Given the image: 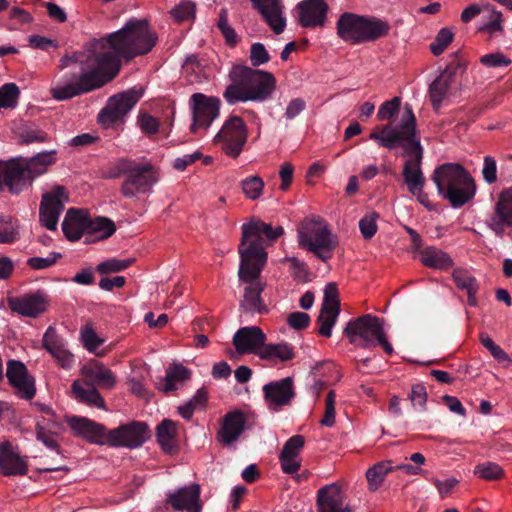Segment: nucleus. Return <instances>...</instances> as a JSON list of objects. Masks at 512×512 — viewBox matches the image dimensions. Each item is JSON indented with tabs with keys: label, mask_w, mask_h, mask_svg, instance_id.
<instances>
[{
	"label": "nucleus",
	"mask_w": 512,
	"mask_h": 512,
	"mask_svg": "<svg viewBox=\"0 0 512 512\" xmlns=\"http://www.w3.org/2000/svg\"><path fill=\"white\" fill-rule=\"evenodd\" d=\"M156 41L148 21L137 18L128 20L118 31L90 40L83 52L61 58V69L75 62L80 66V73L72 74L71 81L52 87V98L68 100L103 87L118 75L122 61L147 54Z\"/></svg>",
	"instance_id": "nucleus-1"
},
{
	"label": "nucleus",
	"mask_w": 512,
	"mask_h": 512,
	"mask_svg": "<svg viewBox=\"0 0 512 512\" xmlns=\"http://www.w3.org/2000/svg\"><path fill=\"white\" fill-rule=\"evenodd\" d=\"M369 138L375 141L379 147L386 149L403 148L402 156L405 158L403 165V179L409 193L417 198L419 203L428 206L429 200L423 189L425 176L422 171L423 147L416 131V118L412 107L405 104L400 123L396 126L386 124L378 126L370 133Z\"/></svg>",
	"instance_id": "nucleus-2"
},
{
	"label": "nucleus",
	"mask_w": 512,
	"mask_h": 512,
	"mask_svg": "<svg viewBox=\"0 0 512 512\" xmlns=\"http://www.w3.org/2000/svg\"><path fill=\"white\" fill-rule=\"evenodd\" d=\"M228 79L222 96L229 105L264 102L272 96L277 84L272 73L240 64L232 66Z\"/></svg>",
	"instance_id": "nucleus-3"
},
{
	"label": "nucleus",
	"mask_w": 512,
	"mask_h": 512,
	"mask_svg": "<svg viewBox=\"0 0 512 512\" xmlns=\"http://www.w3.org/2000/svg\"><path fill=\"white\" fill-rule=\"evenodd\" d=\"M432 181L439 195L447 199L454 208L469 202L476 192L472 176L458 163H445L436 167L432 174Z\"/></svg>",
	"instance_id": "nucleus-4"
},
{
	"label": "nucleus",
	"mask_w": 512,
	"mask_h": 512,
	"mask_svg": "<svg viewBox=\"0 0 512 512\" xmlns=\"http://www.w3.org/2000/svg\"><path fill=\"white\" fill-rule=\"evenodd\" d=\"M56 150L43 151L30 158L26 164L16 160H0V192L7 187L12 194L21 193L29 182L46 172L56 161Z\"/></svg>",
	"instance_id": "nucleus-5"
},
{
	"label": "nucleus",
	"mask_w": 512,
	"mask_h": 512,
	"mask_svg": "<svg viewBox=\"0 0 512 512\" xmlns=\"http://www.w3.org/2000/svg\"><path fill=\"white\" fill-rule=\"evenodd\" d=\"M284 230L281 226L272 227L260 219H252L242 225V238L238 247L240 260L264 265L267 262L266 245L276 241Z\"/></svg>",
	"instance_id": "nucleus-6"
},
{
	"label": "nucleus",
	"mask_w": 512,
	"mask_h": 512,
	"mask_svg": "<svg viewBox=\"0 0 512 512\" xmlns=\"http://www.w3.org/2000/svg\"><path fill=\"white\" fill-rule=\"evenodd\" d=\"M337 35L343 41L358 45L374 42L389 34L390 24L377 17L362 16L352 12L342 13L336 23Z\"/></svg>",
	"instance_id": "nucleus-7"
},
{
	"label": "nucleus",
	"mask_w": 512,
	"mask_h": 512,
	"mask_svg": "<svg viewBox=\"0 0 512 512\" xmlns=\"http://www.w3.org/2000/svg\"><path fill=\"white\" fill-rule=\"evenodd\" d=\"M299 245L312 252L323 262L333 256L338 245V238L331 232L327 222L315 215L304 218L298 226Z\"/></svg>",
	"instance_id": "nucleus-8"
},
{
	"label": "nucleus",
	"mask_w": 512,
	"mask_h": 512,
	"mask_svg": "<svg viewBox=\"0 0 512 512\" xmlns=\"http://www.w3.org/2000/svg\"><path fill=\"white\" fill-rule=\"evenodd\" d=\"M264 265L242 262L238 270L239 281L244 285L243 295L240 299L241 313L249 315H263L269 312L268 305L262 297L266 284L260 280Z\"/></svg>",
	"instance_id": "nucleus-9"
},
{
	"label": "nucleus",
	"mask_w": 512,
	"mask_h": 512,
	"mask_svg": "<svg viewBox=\"0 0 512 512\" xmlns=\"http://www.w3.org/2000/svg\"><path fill=\"white\" fill-rule=\"evenodd\" d=\"M349 342L361 348L380 345L385 353H393L392 345L387 341L382 321L372 314H365L349 321L343 331Z\"/></svg>",
	"instance_id": "nucleus-10"
},
{
	"label": "nucleus",
	"mask_w": 512,
	"mask_h": 512,
	"mask_svg": "<svg viewBox=\"0 0 512 512\" xmlns=\"http://www.w3.org/2000/svg\"><path fill=\"white\" fill-rule=\"evenodd\" d=\"M466 69L467 62L457 55H453L446 68L431 83L429 96L435 110L440 109L442 103L453 94L456 78L463 75Z\"/></svg>",
	"instance_id": "nucleus-11"
},
{
	"label": "nucleus",
	"mask_w": 512,
	"mask_h": 512,
	"mask_svg": "<svg viewBox=\"0 0 512 512\" xmlns=\"http://www.w3.org/2000/svg\"><path fill=\"white\" fill-rule=\"evenodd\" d=\"M248 130L244 120L232 115L214 137V142L231 158H237L247 142Z\"/></svg>",
	"instance_id": "nucleus-12"
},
{
	"label": "nucleus",
	"mask_w": 512,
	"mask_h": 512,
	"mask_svg": "<svg viewBox=\"0 0 512 512\" xmlns=\"http://www.w3.org/2000/svg\"><path fill=\"white\" fill-rule=\"evenodd\" d=\"M133 169L120 186V193L128 199H137L140 194L152 192L159 180L157 169L148 162H137Z\"/></svg>",
	"instance_id": "nucleus-13"
},
{
	"label": "nucleus",
	"mask_w": 512,
	"mask_h": 512,
	"mask_svg": "<svg viewBox=\"0 0 512 512\" xmlns=\"http://www.w3.org/2000/svg\"><path fill=\"white\" fill-rule=\"evenodd\" d=\"M141 97L142 91L136 88L110 97L106 106L98 114V121L106 127L122 121Z\"/></svg>",
	"instance_id": "nucleus-14"
},
{
	"label": "nucleus",
	"mask_w": 512,
	"mask_h": 512,
	"mask_svg": "<svg viewBox=\"0 0 512 512\" xmlns=\"http://www.w3.org/2000/svg\"><path fill=\"white\" fill-rule=\"evenodd\" d=\"M149 438L148 425L145 422L132 421L108 430L107 445L135 449L142 446Z\"/></svg>",
	"instance_id": "nucleus-15"
},
{
	"label": "nucleus",
	"mask_w": 512,
	"mask_h": 512,
	"mask_svg": "<svg viewBox=\"0 0 512 512\" xmlns=\"http://www.w3.org/2000/svg\"><path fill=\"white\" fill-rule=\"evenodd\" d=\"M262 392L265 405L272 412L291 406L296 397L294 380L290 376L265 384Z\"/></svg>",
	"instance_id": "nucleus-16"
},
{
	"label": "nucleus",
	"mask_w": 512,
	"mask_h": 512,
	"mask_svg": "<svg viewBox=\"0 0 512 512\" xmlns=\"http://www.w3.org/2000/svg\"><path fill=\"white\" fill-rule=\"evenodd\" d=\"M66 201H68V193L63 186H55L51 191L42 195L39 221L43 227L51 231L56 230Z\"/></svg>",
	"instance_id": "nucleus-17"
},
{
	"label": "nucleus",
	"mask_w": 512,
	"mask_h": 512,
	"mask_svg": "<svg viewBox=\"0 0 512 512\" xmlns=\"http://www.w3.org/2000/svg\"><path fill=\"white\" fill-rule=\"evenodd\" d=\"M189 103L193 113L192 132H195L200 127H209L219 116L220 100L216 97L195 93L190 97Z\"/></svg>",
	"instance_id": "nucleus-18"
},
{
	"label": "nucleus",
	"mask_w": 512,
	"mask_h": 512,
	"mask_svg": "<svg viewBox=\"0 0 512 512\" xmlns=\"http://www.w3.org/2000/svg\"><path fill=\"white\" fill-rule=\"evenodd\" d=\"M6 376L17 396L25 400H30L35 396V380L28 374V370L22 362L9 360Z\"/></svg>",
	"instance_id": "nucleus-19"
},
{
	"label": "nucleus",
	"mask_w": 512,
	"mask_h": 512,
	"mask_svg": "<svg viewBox=\"0 0 512 512\" xmlns=\"http://www.w3.org/2000/svg\"><path fill=\"white\" fill-rule=\"evenodd\" d=\"M49 296L42 290L26 294L21 297H14L8 300V305L13 312L26 317H37L48 309Z\"/></svg>",
	"instance_id": "nucleus-20"
},
{
	"label": "nucleus",
	"mask_w": 512,
	"mask_h": 512,
	"mask_svg": "<svg viewBox=\"0 0 512 512\" xmlns=\"http://www.w3.org/2000/svg\"><path fill=\"white\" fill-rule=\"evenodd\" d=\"M67 423L75 436H78L91 444H106L108 430L104 425L80 416H73L69 418Z\"/></svg>",
	"instance_id": "nucleus-21"
},
{
	"label": "nucleus",
	"mask_w": 512,
	"mask_h": 512,
	"mask_svg": "<svg viewBox=\"0 0 512 512\" xmlns=\"http://www.w3.org/2000/svg\"><path fill=\"white\" fill-rule=\"evenodd\" d=\"M166 502L175 511L201 512L200 486L191 484L170 491L167 494Z\"/></svg>",
	"instance_id": "nucleus-22"
},
{
	"label": "nucleus",
	"mask_w": 512,
	"mask_h": 512,
	"mask_svg": "<svg viewBox=\"0 0 512 512\" xmlns=\"http://www.w3.org/2000/svg\"><path fill=\"white\" fill-rule=\"evenodd\" d=\"M298 23L304 28L322 27L329 10L325 0H302L296 5Z\"/></svg>",
	"instance_id": "nucleus-23"
},
{
	"label": "nucleus",
	"mask_w": 512,
	"mask_h": 512,
	"mask_svg": "<svg viewBox=\"0 0 512 512\" xmlns=\"http://www.w3.org/2000/svg\"><path fill=\"white\" fill-rule=\"evenodd\" d=\"M266 341L265 333L258 326H246L238 329L233 336V345L239 354H255L262 349Z\"/></svg>",
	"instance_id": "nucleus-24"
},
{
	"label": "nucleus",
	"mask_w": 512,
	"mask_h": 512,
	"mask_svg": "<svg viewBox=\"0 0 512 512\" xmlns=\"http://www.w3.org/2000/svg\"><path fill=\"white\" fill-rule=\"evenodd\" d=\"M487 226L498 236L512 226V188L500 195L494 213L486 220Z\"/></svg>",
	"instance_id": "nucleus-25"
},
{
	"label": "nucleus",
	"mask_w": 512,
	"mask_h": 512,
	"mask_svg": "<svg viewBox=\"0 0 512 512\" xmlns=\"http://www.w3.org/2000/svg\"><path fill=\"white\" fill-rule=\"evenodd\" d=\"M246 427V416L240 410H234L225 414L221 427L217 433V440L224 445H230L237 441Z\"/></svg>",
	"instance_id": "nucleus-26"
},
{
	"label": "nucleus",
	"mask_w": 512,
	"mask_h": 512,
	"mask_svg": "<svg viewBox=\"0 0 512 512\" xmlns=\"http://www.w3.org/2000/svg\"><path fill=\"white\" fill-rule=\"evenodd\" d=\"M250 1L275 34H280L284 31L286 27V19L283 16V5L281 0Z\"/></svg>",
	"instance_id": "nucleus-27"
},
{
	"label": "nucleus",
	"mask_w": 512,
	"mask_h": 512,
	"mask_svg": "<svg viewBox=\"0 0 512 512\" xmlns=\"http://www.w3.org/2000/svg\"><path fill=\"white\" fill-rule=\"evenodd\" d=\"M341 487L337 483L325 485L317 492L318 512H352L349 506H344Z\"/></svg>",
	"instance_id": "nucleus-28"
},
{
	"label": "nucleus",
	"mask_w": 512,
	"mask_h": 512,
	"mask_svg": "<svg viewBox=\"0 0 512 512\" xmlns=\"http://www.w3.org/2000/svg\"><path fill=\"white\" fill-rule=\"evenodd\" d=\"M0 472L5 476H24L28 473L26 457L16 453L8 441L0 444Z\"/></svg>",
	"instance_id": "nucleus-29"
},
{
	"label": "nucleus",
	"mask_w": 512,
	"mask_h": 512,
	"mask_svg": "<svg viewBox=\"0 0 512 512\" xmlns=\"http://www.w3.org/2000/svg\"><path fill=\"white\" fill-rule=\"evenodd\" d=\"M87 212L71 208L67 211L62 222V231L70 241L79 240L87 233Z\"/></svg>",
	"instance_id": "nucleus-30"
},
{
	"label": "nucleus",
	"mask_w": 512,
	"mask_h": 512,
	"mask_svg": "<svg viewBox=\"0 0 512 512\" xmlns=\"http://www.w3.org/2000/svg\"><path fill=\"white\" fill-rule=\"evenodd\" d=\"M71 391L78 402L105 409L103 397L92 384L81 383L79 380H76L71 385Z\"/></svg>",
	"instance_id": "nucleus-31"
},
{
	"label": "nucleus",
	"mask_w": 512,
	"mask_h": 512,
	"mask_svg": "<svg viewBox=\"0 0 512 512\" xmlns=\"http://www.w3.org/2000/svg\"><path fill=\"white\" fill-rule=\"evenodd\" d=\"M191 376V371L180 363H174L166 370V376L161 379L163 382L158 389L168 393L178 389Z\"/></svg>",
	"instance_id": "nucleus-32"
},
{
	"label": "nucleus",
	"mask_w": 512,
	"mask_h": 512,
	"mask_svg": "<svg viewBox=\"0 0 512 512\" xmlns=\"http://www.w3.org/2000/svg\"><path fill=\"white\" fill-rule=\"evenodd\" d=\"M81 374L105 388H112L116 382L111 370L97 361L84 365L81 369Z\"/></svg>",
	"instance_id": "nucleus-33"
},
{
	"label": "nucleus",
	"mask_w": 512,
	"mask_h": 512,
	"mask_svg": "<svg viewBox=\"0 0 512 512\" xmlns=\"http://www.w3.org/2000/svg\"><path fill=\"white\" fill-rule=\"evenodd\" d=\"M258 357L266 361L286 362L295 357L294 348L286 342L264 344L258 352Z\"/></svg>",
	"instance_id": "nucleus-34"
},
{
	"label": "nucleus",
	"mask_w": 512,
	"mask_h": 512,
	"mask_svg": "<svg viewBox=\"0 0 512 512\" xmlns=\"http://www.w3.org/2000/svg\"><path fill=\"white\" fill-rule=\"evenodd\" d=\"M176 435L177 425L172 420L165 419L157 426V441L165 453L172 454L176 451Z\"/></svg>",
	"instance_id": "nucleus-35"
},
{
	"label": "nucleus",
	"mask_w": 512,
	"mask_h": 512,
	"mask_svg": "<svg viewBox=\"0 0 512 512\" xmlns=\"http://www.w3.org/2000/svg\"><path fill=\"white\" fill-rule=\"evenodd\" d=\"M418 256L424 266L433 269H446L453 264L452 259L447 253L433 246L419 251Z\"/></svg>",
	"instance_id": "nucleus-36"
},
{
	"label": "nucleus",
	"mask_w": 512,
	"mask_h": 512,
	"mask_svg": "<svg viewBox=\"0 0 512 512\" xmlns=\"http://www.w3.org/2000/svg\"><path fill=\"white\" fill-rule=\"evenodd\" d=\"M116 231L114 222L106 217L90 218L87 215V233L96 235L100 240L107 239L112 236Z\"/></svg>",
	"instance_id": "nucleus-37"
},
{
	"label": "nucleus",
	"mask_w": 512,
	"mask_h": 512,
	"mask_svg": "<svg viewBox=\"0 0 512 512\" xmlns=\"http://www.w3.org/2000/svg\"><path fill=\"white\" fill-rule=\"evenodd\" d=\"M208 401V393L205 388H200L195 395L184 405L178 407L179 414L186 420H190L196 410L206 406Z\"/></svg>",
	"instance_id": "nucleus-38"
},
{
	"label": "nucleus",
	"mask_w": 512,
	"mask_h": 512,
	"mask_svg": "<svg viewBox=\"0 0 512 512\" xmlns=\"http://www.w3.org/2000/svg\"><path fill=\"white\" fill-rule=\"evenodd\" d=\"M240 187L245 197L251 201L261 198L265 183L258 175H251L241 180Z\"/></svg>",
	"instance_id": "nucleus-39"
},
{
	"label": "nucleus",
	"mask_w": 512,
	"mask_h": 512,
	"mask_svg": "<svg viewBox=\"0 0 512 512\" xmlns=\"http://www.w3.org/2000/svg\"><path fill=\"white\" fill-rule=\"evenodd\" d=\"M392 470L393 468L389 462H380L369 468L366 472L369 490L376 491L381 486L385 476Z\"/></svg>",
	"instance_id": "nucleus-40"
},
{
	"label": "nucleus",
	"mask_w": 512,
	"mask_h": 512,
	"mask_svg": "<svg viewBox=\"0 0 512 512\" xmlns=\"http://www.w3.org/2000/svg\"><path fill=\"white\" fill-rule=\"evenodd\" d=\"M340 310L321 308L317 322L319 324V334L324 337H331L332 328L336 324Z\"/></svg>",
	"instance_id": "nucleus-41"
},
{
	"label": "nucleus",
	"mask_w": 512,
	"mask_h": 512,
	"mask_svg": "<svg viewBox=\"0 0 512 512\" xmlns=\"http://www.w3.org/2000/svg\"><path fill=\"white\" fill-rule=\"evenodd\" d=\"M19 238L18 226L11 217L0 215V243L9 244Z\"/></svg>",
	"instance_id": "nucleus-42"
},
{
	"label": "nucleus",
	"mask_w": 512,
	"mask_h": 512,
	"mask_svg": "<svg viewBox=\"0 0 512 512\" xmlns=\"http://www.w3.org/2000/svg\"><path fill=\"white\" fill-rule=\"evenodd\" d=\"M20 91L15 83H6L0 87V109H12L18 104Z\"/></svg>",
	"instance_id": "nucleus-43"
},
{
	"label": "nucleus",
	"mask_w": 512,
	"mask_h": 512,
	"mask_svg": "<svg viewBox=\"0 0 512 512\" xmlns=\"http://www.w3.org/2000/svg\"><path fill=\"white\" fill-rule=\"evenodd\" d=\"M474 474L487 481L498 480L503 477V469L494 462L479 463L474 467Z\"/></svg>",
	"instance_id": "nucleus-44"
},
{
	"label": "nucleus",
	"mask_w": 512,
	"mask_h": 512,
	"mask_svg": "<svg viewBox=\"0 0 512 512\" xmlns=\"http://www.w3.org/2000/svg\"><path fill=\"white\" fill-rule=\"evenodd\" d=\"M454 33L448 27H443L437 33L434 41L430 44V51L433 55H441L448 45L453 41Z\"/></svg>",
	"instance_id": "nucleus-45"
},
{
	"label": "nucleus",
	"mask_w": 512,
	"mask_h": 512,
	"mask_svg": "<svg viewBox=\"0 0 512 512\" xmlns=\"http://www.w3.org/2000/svg\"><path fill=\"white\" fill-rule=\"evenodd\" d=\"M217 27L221 31L226 43L229 46L234 47L237 45L238 37L234 28L229 24L228 13L226 9L220 10Z\"/></svg>",
	"instance_id": "nucleus-46"
},
{
	"label": "nucleus",
	"mask_w": 512,
	"mask_h": 512,
	"mask_svg": "<svg viewBox=\"0 0 512 512\" xmlns=\"http://www.w3.org/2000/svg\"><path fill=\"white\" fill-rule=\"evenodd\" d=\"M452 278L457 285V287L461 290L465 291H473L474 289H478V283L475 277H473L469 271L457 268L454 269L452 273Z\"/></svg>",
	"instance_id": "nucleus-47"
},
{
	"label": "nucleus",
	"mask_w": 512,
	"mask_h": 512,
	"mask_svg": "<svg viewBox=\"0 0 512 512\" xmlns=\"http://www.w3.org/2000/svg\"><path fill=\"white\" fill-rule=\"evenodd\" d=\"M137 164V161L127 158H122L116 161L110 169L106 173V178L116 179L121 176H128L130 172H133L134 166Z\"/></svg>",
	"instance_id": "nucleus-48"
},
{
	"label": "nucleus",
	"mask_w": 512,
	"mask_h": 512,
	"mask_svg": "<svg viewBox=\"0 0 512 512\" xmlns=\"http://www.w3.org/2000/svg\"><path fill=\"white\" fill-rule=\"evenodd\" d=\"M65 343L66 341L57 333L55 327L49 326L46 329L42 338V346L49 354L61 348Z\"/></svg>",
	"instance_id": "nucleus-49"
},
{
	"label": "nucleus",
	"mask_w": 512,
	"mask_h": 512,
	"mask_svg": "<svg viewBox=\"0 0 512 512\" xmlns=\"http://www.w3.org/2000/svg\"><path fill=\"white\" fill-rule=\"evenodd\" d=\"M134 262L133 258L128 259H108L97 266V271L101 274L115 273L127 269Z\"/></svg>",
	"instance_id": "nucleus-50"
},
{
	"label": "nucleus",
	"mask_w": 512,
	"mask_h": 512,
	"mask_svg": "<svg viewBox=\"0 0 512 512\" xmlns=\"http://www.w3.org/2000/svg\"><path fill=\"white\" fill-rule=\"evenodd\" d=\"M401 105V98L394 97L391 100L382 103L377 111V119L379 121L391 120L398 114Z\"/></svg>",
	"instance_id": "nucleus-51"
},
{
	"label": "nucleus",
	"mask_w": 512,
	"mask_h": 512,
	"mask_svg": "<svg viewBox=\"0 0 512 512\" xmlns=\"http://www.w3.org/2000/svg\"><path fill=\"white\" fill-rule=\"evenodd\" d=\"M249 59L252 68L256 69V67L268 63L270 61V55L265 46L257 42L251 45Z\"/></svg>",
	"instance_id": "nucleus-52"
},
{
	"label": "nucleus",
	"mask_w": 512,
	"mask_h": 512,
	"mask_svg": "<svg viewBox=\"0 0 512 512\" xmlns=\"http://www.w3.org/2000/svg\"><path fill=\"white\" fill-rule=\"evenodd\" d=\"M305 445V438L302 435H294L290 437L282 448L280 454L284 456L300 458V451Z\"/></svg>",
	"instance_id": "nucleus-53"
},
{
	"label": "nucleus",
	"mask_w": 512,
	"mask_h": 512,
	"mask_svg": "<svg viewBox=\"0 0 512 512\" xmlns=\"http://www.w3.org/2000/svg\"><path fill=\"white\" fill-rule=\"evenodd\" d=\"M379 215L376 212H369L359 221V229L365 239H371L377 232L376 220Z\"/></svg>",
	"instance_id": "nucleus-54"
},
{
	"label": "nucleus",
	"mask_w": 512,
	"mask_h": 512,
	"mask_svg": "<svg viewBox=\"0 0 512 512\" xmlns=\"http://www.w3.org/2000/svg\"><path fill=\"white\" fill-rule=\"evenodd\" d=\"M80 337L83 346L90 352L95 351L103 343V340L98 337L94 329L89 325L81 329Z\"/></svg>",
	"instance_id": "nucleus-55"
},
{
	"label": "nucleus",
	"mask_w": 512,
	"mask_h": 512,
	"mask_svg": "<svg viewBox=\"0 0 512 512\" xmlns=\"http://www.w3.org/2000/svg\"><path fill=\"white\" fill-rule=\"evenodd\" d=\"M335 400L336 394L333 390H330L326 398L325 413L320 421L321 425L332 427L335 424Z\"/></svg>",
	"instance_id": "nucleus-56"
},
{
	"label": "nucleus",
	"mask_w": 512,
	"mask_h": 512,
	"mask_svg": "<svg viewBox=\"0 0 512 512\" xmlns=\"http://www.w3.org/2000/svg\"><path fill=\"white\" fill-rule=\"evenodd\" d=\"M195 14V5L190 1H182L171 10V15L177 21H186Z\"/></svg>",
	"instance_id": "nucleus-57"
},
{
	"label": "nucleus",
	"mask_w": 512,
	"mask_h": 512,
	"mask_svg": "<svg viewBox=\"0 0 512 512\" xmlns=\"http://www.w3.org/2000/svg\"><path fill=\"white\" fill-rule=\"evenodd\" d=\"M324 309L340 310L337 288L334 283L326 285L322 307Z\"/></svg>",
	"instance_id": "nucleus-58"
},
{
	"label": "nucleus",
	"mask_w": 512,
	"mask_h": 512,
	"mask_svg": "<svg viewBox=\"0 0 512 512\" xmlns=\"http://www.w3.org/2000/svg\"><path fill=\"white\" fill-rule=\"evenodd\" d=\"M480 62L490 68L506 67L511 64V60L500 52L483 55Z\"/></svg>",
	"instance_id": "nucleus-59"
},
{
	"label": "nucleus",
	"mask_w": 512,
	"mask_h": 512,
	"mask_svg": "<svg viewBox=\"0 0 512 512\" xmlns=\"http://www.w3.org/2000/svg\"><path fill=\"white\" fill-rule=\"evenodd\" d=\"M60 256L61 255L59 253H57V252H51L45 258H43V257H31V258H29L27 260V264L32 269L42 270V269H46V268H49V267L53 266Z\"/></svg>",
	"instance_id": "nucleus-60"
},
{
	"label": "nucleus",
	"mask_w": 512,
	"mask_h": 512,
	"mask_svg": "<svg viewBox=\"0 0 512 512\" xmlns=\"http://www.w3.org/2000/svg\"><path fill=\"white\" fill-rule=\"evenodd\" d=\"M50 355L57 361L58 365L64 369H70L74 365V355L67 349V343Z\"/></svg>",
	"instance_id": "nucleus-61"
},
{
	"label": "nucleus",
	"mask_w": 512,
	"mask_h": 512,
	"mask_svg": "<svg viewBox=\"0 0 512 512\" xmlns=\"http://www.w3.org/2000/svg\"><path fill=\"white\" fill-rule=\"evenodd\" d=\"M502 21V13L492 9L490 20L481 27V30L489 33L490 35L501 33L503 31Z\"/></svg>",
	"instance_id": "nucleus-62"
},
{
	"label": "nucleus",
	"mask_w": 512,
	"mask_h": 512,
	"mask_svg": "<svg viewBox=\"0 0 512 512\" xmlns=\"http://www.w3.org/2000/svg\"><path fill=\"white\" fill-rule=\"evenodd\" d=\"M310 321V316L305 312H292L287 316V324L295 330L305 329Z\"/></svg>",
	"instance_id": "nucleus-63"
},
{
	"label": "nucleus",
	"mask_w": 512,
	"mask_h": 512,
	"mask_svg": "<svg viewBox=\"0 0 512 512\" xmlns=\"http://www.w3.org/2000/svg\"><path fill=\"white\" fill-rule=\"evenodd\" d=\"M409 398L414 407H419L420 409H425L426 401H427V392L426 388L422 384H416L412 387Z\"/></svg>",
	"instance_id": "nucleus-64"
}]
</instances>
